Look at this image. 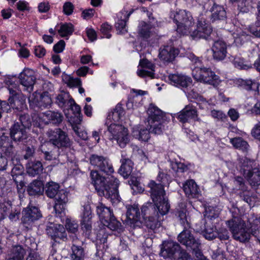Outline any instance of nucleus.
<instances>
[{
    "label": "nucleus",
    "instance_id": "obj_9",
    "mask_svg": "<svg viewBox=\"0 0 260 260\" xmlns=\"http://www.w3.org/2000/svg\"><path fill=\"white\" fill-rule=\"evenodd\" d=\"M110 133L109 139L115 141L120 148H124L129 141L128 129L122 125L111 124L108 128Z\"/></svg>",
    "mask_w": 260,
    "mask_h": 260
},
{
    "label": "nucleus",
    "instance_id": "obj_7",
    "mask_svg": "<svg viewBox=\"0 0 260 260\" xmlns=\"http://www.w3.org/2000/svg\"><path fill=\"white\" fill-rule=\"evenodd\" d=\"M178 241L180 244L185 246L189 250H192L195 256L198 258L203 257L201 251V242L200 240L195 237L189 230L184 229L178 236Z\"/></svg>",
    "mask_w": 260,
    "mask_h": 260
},
{
    "label": "nucleus",
    "instance_id": "obj_21",
    "mask_svg": "<svg viewBox=\"0 0 260 260\" xmlns=\"http://www.w3.org/2000/svg\"><path fill=\"white\" fill-rule=\"evenodd\" d=\"M78 239L75 236L73 238V243L71 247L70 254L71 260H85L86 257V253L85 248L77 244Z\"/></svg>",
    "mask_w": 260,
    "mask_h": 260
},
{
    "label": "nucleus",
    "instance_id": "obj_63",
    "mask_svg": "<svg viewBox=\"0 0 260 260\" xmlns=\"http://www.w3.org/2000/svg\"><path fill=\"white\" fill-rule=\"evenodd\" d=\"M74 9L73 4L70 2H66L63 6V12L67 15H71Z\"/></svg>",
    "mask_w": 260,
    "mask_h": 260
},
{
    "label": "nucleus",
    "instance_id": "obj_54",
    "mask_svg": "<svg viewBox=\"0 0 260 260\" xmlns=\"http://www.w3.org/2000/svg\"><path fill=\"white\" fill-rule=\"evenodd\" d=\"M233 63L235 67L239 69L247 70L251 68V66L246 63L243 59L240 57H235L233 60Z\"/></svg>",
    "mask_w": 260,
    "mask_h": 260
},
{
    "label": "nucleus",
    "instance_id": "obj_64",
    "mask_svg": "<svg viewBox=\"0 0 260 260\" xmlns=\"http://www.w3.org/2000/svg\"><path fill=\"white\" fill-rule=\"evenodd\" d=\"M251 134L255 139L260 141V122L254 126L251 130Z\"/></svg>",
    "mask_w": 260,
    "mask_h": 260
},
{
    "label": "nucleus",
    "instance_id": "obj_17",
    "mask_svg": "<svg viewBox=\"0 0 260 260\" xmlns=\"http://www.w3.org/2000/svg\"><path fill=\"white\" fill-rule=\"evenodd\" d=\"M140 213L137 206L129 205L127 206L126 222L128 224L133 228L140 226Z\"/></svg>",
    "mask_w": 260,
    "mask_h": 260
},
{
    "label": "nucleus",
    "instance_id": "obj_47",
    "mask_svg": "<svg viewBox=\"0 0 260 260\" xmlns=\"http://www.w3.org/2000/svg\"><path fill=\"white\" fill-rule=\"evenodd\" d=\"M234 40V43L236 46L239 47L242 46L247 40V35L242 30H237L233 34Z\"/></svg>",
    "mask_w": 260,
    "mask_h": 260
},
{
    "label": "nucleus",
    "instance_id": "obj_39",
    "mask_svg": "<svg viewBox=\"0 0 260 260\" xmlns=\"http://www.w3.org/2000/svg\"><path fill=\"white\" fill-rule=\"evenodd\" d=\"M153 29V28L151 25L146 23L144 21H142L139 26V34L141 37L147 39L152 36Z\"/></svg>",
    "mask_w": 260,
    "mask_h": 260
},
{
    "label": "nucleus",
    "instance_id": "obj_28",
    "mask_svg": "<svg viewBox=\"0 0 260 260\" xmlns=\"http://www.w3.org/2000/svg\"><path fill=\"white\" fill-rule=\"evenodd\" d=\"M183 189L189 198H197L200 193L198 186L193 180H187L183 184Z\"/></svg>",
    "mask_w": 260,
    "mask_h": 260
},
{
    "label": "nucleus",
    "instance_id": "obj_53",
    "mask_svg": "<svg viewBox=\"0 0 260 260\" xmlns=\"http://www.w3.org/2000/svg\"><path fill=\"white\" fill-rule=\"evenodd\" d=\"M19 120L20 125L25 128H29L31 125V120L28 114H23L19 115Z\"/></svg>",
    "mask_w": 260,
    "mask_h": 260
},
{
    "label": "nucleus",
    "instance_id": "obj_62",
    "mask_svg": "<svg viewBox=\"0 0 260 260\" xmlns=\"http://www.w3.org/2000/svg\"><path fill=\"white\" fill-rule=\"evenodd\" d=\"M53 145L49 141H47L43 143L40 146V149L42 153H45V150L43 149H45V151H51L53 150H57V148L54 147L53 149H52Z\"/></svg>",
    "mask_w": 260,
    "mask_h": 260
},
{
    "label": "nucleus",
    "instance_id": "obj_37",
    "mask_svg": "<svg viewBox=\"0 0 260 260\" xmlns=\"http://www.w3.org/2000/svg\"><path fill=\"white\" fill-rule=\"evenodd\" d=\"M211 19L213 20H223L226 18V12L222 6L213 5L211 9Z\"/></svg>",
    "mask_w": 260,
    "mask_h": 260
},
{
    "label": "nucleus",
    "instance_id": "obj_45",
    "mask_svg": "<svg viewBox=\"0 0 260 260\" xmlns=\"http://www.w3.org/2000/svg\"><path fill=\"white\" fill-rule=\"evenodd\" d=\"M258 0H241L238 4V9L240 12L248 13L255 5Z\"/></svg>",
    "mask_w": 260,
    "mask_h": 260
},
{
    "label": "nucleus",
    "instance_id": "obj_48",
    "mask_svg": "<svg viewBox=\"0 0 260 260\" xmlns=\"http://www.w3.org/2000/svg\"><path fill=\"white\" fill-rule=\"evenodd\" d=\"M205 230L203 232L204 237L208 240H212L216 238L218 233L216 232V228L212 225L206 223Z\"/></svg>",
    "mask_w": 260,
    "mask_h": 260
},
{
    "label": "nucleus",
    "instance_id": "obj_31",
    "mask_svg": "<svg viewBox=\"0 0 260 260\" xmlns=\"http://www.w3.org/2000/svg\"><path fill=\"white\" fill-rule=\"evenodd\" d=\"M239 167L240 168V171L244 176L249 174L250 172L253 171L254 168H257L253 160H251L247 157L240 159Z\"/></svg>",
    "mask_w": 260,
    "mask_h": 260
},
{
    "label": "nucleus",
    "instance_id": "obj_55",
    "mask_svg": "<svg viewBox=\"0 0 260 260\" xmlns=\"http://www.w3.org/2000/svg\"><path fill=\"white\" fill-rule=\"evenodd\" d=\"M249 31L256 37H260V18L249 27Z\"/></svg>",
    "mask_w": 260,
    "mask_h": 260
},
{
    "label": "nucleus",
    "instance_id": "obj_24",
    "mask_svg": "<svg viewBox=\"0 0 260 260\" xmlns=\"http://www.w3.org/2000/svg\"><path fill=\"white\" fill-rule=\"evenodd\" d=\"M12 140L11 136H6L5 134L0 136V148L6 155L11 157L14 156L16 153Z\"/></svg>",
    "mask_w": 260,
    "mask_h": 260
},
{
    "label": "nucleus",
    "instance_id": "obj_10",
    "mask_svg": "<svg viewBox=\"0 0 260 260\" xmlns=\"http://www.w3.org/2000/svg\"><path fill=\"white\" fill-rule=\"evenodd\" d=\"M49 141L57 148H68L71 146V142L68 134L61 128L50 129L47 132Z\"/></svg>",
    "mask_w": 260,
    "mask_h": 260
},
{
    "label": "nucleus",
    "instance_id": "obj_38",
    "mask_svg": "<svg viewBox=\"0 0 260 260\" xmlns=\"http://www.w3.org/2000/svg\"><path fill=\"white\" fill-rule=\"evenodd\" d=\"M251 186H257L260 185V171L257 168H254L250 174L245 176Z\"/></svg>",
    "mask_w": 260,
    "mask_h": 260
},
{
    "label": "nucleus",
    "instance_id": "obj_58",
    "mask_svg": "<svg viewBox=\"0 0 260 260\" xmlns=\"http://www.w3.org/2000/svg\"><path fill=\"white\" fill-rule=\"evenodd\" d=\"M112 27L107 23H104L102 24L101 26V32L103 35V37L109 39L111 37V35L110 34L111 30Z\"/></svg>",
    "mask_w": 260,
    "mask_h": 260
},
{
    "label": "nucleus",
    "instance_id": "obj_29",
    "mask_svg": "<svg viewBox=\"0 0 260 260\" xmlns=\"http://www.w3.org/2000/svg\"><path fill=\"white\" fill-rule=\"evenodd\" d=\"M150 133L151 132L143 125H136L133 128V136L141 141L147 142L150 139Z\"/></svg>",
    "mask_w": 260,
    "mask_h": 260
},
{
    "label": "nucleus",
    "instance_id": "obj_14",
    "mask_svg": "<svg viewBox=\"0 0 260 260\" xmlns=\"http://www.w3.org/2000/svg\"><path fill=\"white\" fill-rule=\"evenodd\" d=\"M198 111L196 107L192 105L186 106L178 114L177 118L182 123L189 122L191 120L200 121L198 117Z\"/></svg>",
    "mask_w": 260,
    "mask_h": 260
},
{
    "label": "nucleus",
    "instance_id": "obj_8",
    "mask_svg": "<svg viewBox=\"0 0 260 260\" xmlns=\"http://www.w3.org/2000/svg\"><path fill=\"white\" fill-rule=\"evenodd\" d=\"M192 76L196 80L214 87L217 86L220 82L219 76L210 68H196L192 71Z\"/></svg>",
    "mask_w": 260,
    "mask_h": 260
},
{
    "label": "nucleus",
    "instance_id": "obj_59",
    "mask_svg": "<svg viewBox=\"0 0 260 260\" xmlns=\"http://www.w3.org/2000/svg\"><path fill=\"white\" fill-rule=\"evenodd\" d=\"M68 107L70 108L74 114H80V107L75 103L73 99H70L69 101L68 102Z\"/></svg>",
    "mask_w": 260,
    "mask_h": 260
},
{
    "label": "nucleus",
    "instance_id": "obj_36",
    "mask_svg": "<svg viewBox=\"0 0 260 260\" xmlns=\"http://www.w3.org/2000/svg\"><path fill=\"white\" fill-rule=\"evenodd\" d=\"M25 254V249L20 245H16L11 249L7 260H23Z\"/></svg>",
    "mask_w": 260,
    "mask_h": 260
},
{
    "label": "nucleus",
    "instance_id": "obj_4",
    "mask_svg": "<svg viewBox=\"0 0 260 260\" xmlns=\"http://www.w3.org/2000/svg\"><path fill=\"white\" fill-rule=\"evenodd\" d=\"M10 94L8 101L0 100V109L7 113H10L12 109L22 111L27 108L26 98L19 89V85L11 83L8 86Z\"/></svg>",
    "mask_w": 260,
    "mask_h": 260
},
{
    "label": "nucleus",
    "instance_id": "obj_27",
    "mask_svg": "<svg viewBox=\"0 0 260 260\" xmlns=\"http://www.w3.org/2000/svg\"><path fill=\"white\" fill-rule=\"evenodd\" d=\"M178 54V50L171 46H166L159 49L158 56L164 62H171Z\"/></svg>",
    "mask_w": 260,
    "mask_h": 260
},
{
    "label": "nucleus",
    "instance_id": "obj_5",
    "mask_svg": "<svg viewBox=\"0 0 260 260\" xmlns=\"http://www.w3.org/2000/svg\"><path fill=\"white\" fill-rule=\"evenodd\" d=\"M162 205L159 207L156 203H147L142 206L141 208L142 214L144 220L145 225L148 229L154 230L160 227L161 222L163 220V216L166 215L170 209V205L169 203V208L166 212L162 213L160 208Z\"/></svg>",
    "mask_w": 260,
    "mask_h": 260
},
{
    "label": "nucleus",
    "instance_id": "obj_2",
    "mask_svg": "<svg viewBox=\"0 0 260 260\" xmlns=\"http://www.w3.org/2000/svg\"><path fill=\"white\" fill-rule=\"evenodd\" d=\"M174 22L177 25L176 31L180 36L190 33V36L193 39L213 40L212 27L203 15H200L198 17L197 28L192 32L190 30L194 21L190 13L185 10L176 12L174 15Z\"/></svg>",
    "mask_w": 260,
    "mask_h": 260
},
{
    "label": "nucleus",
    "instance_id": "obj_18",
    "mask_svg": "<svg viewBox=\"0 0 260 260\" xmlns=\"http://www.w3.org/2000/svg\"><path fill=\"white\" fill-rule=\"evenodd\" d=\"M81 226L82 229L86 232H90L92 229V212L91 207L89 204L83 206V209L81 213Z\"/></svg>",
    "mask_w": 260,
    "mask_h": 260
},
{
    "label": "nucleus",
    "instance_id": "obj_32",
    "mask_svg": "<svg viewBox=\"0 0 260 260\" xmlns=\"http://www.w3.org/2000/svg\"><path fill=\"white\" fill-rule=\"evenodd\" d=\"M120 162L121 166L119 169V173L124 178H127L132 172L133 164L130 159L123 155Z\"/></svg>",
    "mask_w": 260,
    "mask_h": 260
},
{
    "label": "nucleus",
    "instance_id": "obj_43",
    "mask_svg": "<svg viewBox=\"0 0 260 260\" xmlns=\"http://www.w3.org/2000/svg\"><path fill=\"white\" fill-rule=\"evenodd\" d=\"M124 111L120 103L118 104L115 108L108 115L109 118L112 119L114 122H118L124 115Z\"/></svg>",
    "mask_w": 260,
    "mask_h": 260
},
{
    "label": "nucleus",
    "instance_id": "obj_51",
    "mask_svg": "<svg viewBox=\"0 0 260 260\" xmlns=\"http://www.w3.org/2000/svg\"><path fill=\"white\" fill-rule=\"evenodd\" d=\"M70 99L72 98H71L69 93L61 92L56 97V102L60 107H66L68 106V102Z\"/></svg>",
    "mask_w": 260,
    "mask_h": 260
},
{
    "label": "nucleus",
    "instance_id": "obj_40",
    "mask_svg": "<svg viewBox=\"0 0 260 260\" xmlns=\"http://www.w3.org/2000/svg\"><path fill=\"white\" fill-rule=\"evenodd\" d=\"M43 169L42 163L40 161H35L28 164L27 167V173L29 176L34 177L40 174Z\"/></svg>",
    "mask_w": 260,
    "mask_h": 260
},
{
    "label": "nucleus",
    "instance_id": "obj_11",
    "mask_svg": "<svg viewBox=\"0 0 260 260\" xmlns=\"http://www.w3.org/2000/svg\"><path fill=\"white\" fill-rule=\"evenodd\" d=\"M22 215V223L27 228L42 217L41 212L37 207L30 206L23 209Z\"/></svg>",
    "mask_w": 260,
    "mask_h": 260
},
{
    "label": "nucleus",
    "instance_id": "obj_52",
    "mask_svg": "<svg viewBox=\"0 0 260 260\" xmlns=\"http://www.w3.org/2000/svg\"><path fill=\"white\" fill-rule=\"evenodd\" d=\"M241 85L247 90L256 91L258 89V84L255 81L251 80H242Z\"/></svg>",
    "mask_w": 260,
    "mask_h": 260
},
{
    "label": "nucleus",
    "instance_id": "obj_50",
    "mask_svg": "<svg viewBox=\"0 0 260 260\" xmlns=\"http://www.w3.org/2000/svg\"><path fill=\"white\" fill-rule=\"evenodd\" d=\"M176 215L179 218L180 223L182 225L184 229H190V224L187 220L186 216V209H182L178 210Z\"/></svg>",
    "mask_w": 260,
    "mask_h": 260
},
{
    "label": "nucleus",
    "instance_id": "obj_16",
    "mask_svg": "<svg viewBox=\"0 0 260 260\" xmlns=\"http://www.w3.org/2000/svg\"><path fill=\"white\" fill-rule=\"evenodd\" d=\"M19 78L21 84L26 88V90L29 92L33 90L36 78L32 70L24 69L19 74Z\"/></svg>",
    "mask_w": 260,
    "mask_h": 260
},
{
    "label": "nucleus",
    "instance_id": "obj_12",
    "mask_svg": "<svg viewBox=\"0 0 260 260\" xmlns=\"http://www.w3.org/2000/svg\"><path fill=\"white\" fill-rule=\"evenodd\" d=\"M68 195L69 192L62 189L54 197L55 203L53 208L56 216H61L62 214H64L69 201Z\"/></svg>",
    "mask_w": 260,
    "mask_h": 260
},
{
    "label": "nucleus",
    "instance_id": "obj_57",
    "mask_svg": "<svg viewBox=\"0 0 260 260\" xmlns=\"http://www.w3.org/2000/svg\"><path fill=\"white\" fill-rule=\"evenodd\" d=\"M172 169L176 172H184L188 170L187 167L183 163L180 162H174L171 164Z\"/></svg>",
    "mask_w": 260,
    "mask_h": 260
},
{
    "label": "nucleus",
    "instance_id": "obj_15",
    "mask_svg": "<svg viewBox=\"0 0 260 260\" xmlns=\"http://www.w3.org/2000/svg\"><path fill=\"white\" fill-rule=\"evenodd\" d=\"M47 234L55 241L58 239L66 241L67 239V235L63 226L61 224L50 223L46 226Z\"/></svg>",
    "mask_w": 260,
    "mask_h": 260
},
{
    "label": "nucleus",
    "instance_id": "obj_13",
    "mask_svg": "<svg viewBox=\"0 0 260 260\" xmlns=\"http://www.w3.org/2000/svg\"><path fill=\"white\" fill-rule=\"evenodd\" d=\"M28 101L30 105H34L41 109L49 108L52 103L48 92H44L42 94L34 93L29 98Z\"/></svg>",
    "mask_w": 260,
    "mask_h": 260
},
{
    "label": "nucleus",
    "instance_id": "obj_23",
    "mask_svg": "<svg viewBox=\"0 0 260 260\" xmlns=\"http://www.w3.org/2000/svg\"><path fill=\"white\" fill-rule=\"evenodd\" d=\"M169 79L171 84L179 88H187L192 83V79L190 77L182 74L170 75Z\"/></svg>",
    "mask_w": 260,
    "mask_h": 260
},
{
    "label": "nucleus",
    "instance_id": "obj_19",
    "mask_svg": "<svg viewBox=\"0 0 260 260\" xmlns=\"http://www.w3.org/2000/svg\"><path fill=\"white\" fill-rule=\"evenodd\" d=\"M211 50L213 53V57L216 60H222L226 56L227 45L222 40H219L215 41Z\"/></svg>",
    "mask_w": 260,
    "mask_h": 260
},
{
    "label": "nucleus",
    "instance_id": "obj_33",
    "mask_svg": "<svg viewBox=\"0 0 260 260\" xmlns=\"http://www.w3.org/2000/svg\"><path fill=\"white\" fill-rule=\"evenodd\" d=\"M225 223L233 235L241 228L246 227L245 222L238 217H234L232 219L226 221Z\"/></svg>",
    "mask_w": 260,
    "mask_h": 260
},
{
    "label": "nucleus",
    "instance_id": "obj_22",
    "mask_svg": "<svg viewBox=\"0 0 260 260\" xmlns=\"http://www.w3.org/2000/svg\"><path fill=\"white\" fill-rule=\"evenodd\" d=\"M13 167L11 171V175L15 183L24 181V168L20 163V160L14 156L11 157Z\"/></svg>",
    "mask_w": 260,
    "mask_h": 260
},
{
    "label": "nucleus",
    "instance_id": "obj_1",
    "mask_svg": "<svg viewBox=\"0 0 260 260\" xmlns=\"http://www.w3.org/2000/svg\"><path fill=\"white\" fill-rule=\"evenodd\" d=\"M89 163L94 170L90 172L91 183L100 196L109 199L112 204H117L120 201L118 187L119 180L111 175L114 170L109 159L106 156L96 154L90 155Z\"/></svg>",
    "mask_w": 260,
    "mask_h": 260
},
{
    "label": "nucleus",
    "instance_id": "obj_49",
    "mask_svg": "<svg viewBox=\"0 0 260 260\" xmlns=\"http://www.w3.org/2000/svg\"><path fill=\"white\" fill-rule=\"evenodd\" d=\"M74 30V26L72 24L65 23L61 24L58 32L61 37H65L71 35Z\"/></svg>",
    "mask_w": 260,
    "mask_h": 260
},
{
    "label": "nucleus",
    "instance_id": "obj_3",
    "mask_svg": "<svg viewBox=\"0 0 260 260\" xmlns=\"http://www.w3.org/2000/svg\"><path fill=\"white\" fill-rule=\"evenodd\" d=\"M168 175L164 173L159 172L157 176V180L159 182L150 181L148 187L150 188L149 192L153 203H156L159 207L162 205L160 210L162 213L167 212L169 208V200L166 196L164 186L169 184Z\"/></svg>",
    "mask_w": 260,
    "mask_h": 260
},
{
    "label": "nucleus",
    "instance_id": "obj_6",
    "mask_svg": "<svg viewBox=\"0 0 260 260\" xmlns=\"http://www.w3.org/2000/svg\"><path fill=\"white\" fill-rule=\"evenodd\" d=\"M147 121L152 134L160 135L165 129V114L154 105L150 104L147 110Z\"/></svg>",
    "mask_w": 260,
    "mask_h": 260
},
{
    "label": "nucleus",
    "instance_id": "obj_60",
    "mask_svg": "<svg viewBox=\"0 0 260 260\" xmlns=\"http://www.w3.org/2000/svg\"><path fill=\"white\" fill-rule=\"evenodd\" d=\"M115 27L118 31V34H124L127 32L126 20H118L115 24Z\"/></svg>",
    "mask_w": 260,
    "mask_h": 260
},
{
    "label": "nucleus",
    "instance_id": "obj_42",
    "mask_svg": "<svg viewBox=\"0 0 260 260\" xmlns=\"http://www.w3.org/2000/svg\"><path fill=\"white\" fill-rule=\"evenodd\" d=\"M102 223L104 226L113 231L120 230L122 227L121 223L117 220L114 214L111 216L109 219L108 218V220H105Z\"/></svg>",
    "mask_w": 260,
    "mask_h": 260
},
{
    "label": "nucleus",
    "instance_id": "obj_56",
    "mask_svg": "<svg viewBox=\"0 0 260 260\" xmlns=\"http://www.w3.org/2000/svg\"><path fill=\"white\" fill-rule=\"evenodd\" d=\"M72 128L75 134L82 140H87L88 139L87 133L85 131L81 129L77 125H73Z\"/></svg>",
    "mask_w": 260,
    "mask_h": 260
},
{
    "label": "nucleus",
    "instance_id": "obj_20",
    "mask_svg": "<svg viewBox=\"0 0 260 260\" xmlns=\"http://www.w3.org/2000/svg\"><path fill=\"white\" fill-rule=\"evenodd\" d=\"M10 135L14 141L21 142L26 140L27 134L26 128L18 122H14L10 129Z\"/></svg>",
    "mask_w": 260,
    "mask_h": 260
},
{
    "label": "nucleus",
    "instance_id": "obj_34",
    "mask_svg": "<svg viewBox=\"0 0 260 260\" xmlns=\"http://www.w3.org/2000/svg\"><path fill=\"white\" fill-rule=\"evenodd\" d=\"M96 213L102 223L109 219L113 214L110 208L106 207L102 203H99L96 206Z\"/></svg>",
    "mask_w": 260,
    "mask_h": 260
},
{
    "label": "nucleus",
    "instance_id": "obj_26",
    "mask_svg": "<svg viewBox=\"0 0 260 260\" xmlns=\"http://www.w3.org/2000/svg\"><path fill=\"white\" fill-rule=\"evenodd\" d=\"M142 69L138 70L137 74L141 77H149L154 78L155 66L147 59H143L140 62Z\"/></svg>",
    "mask_w": 260,
    "mask_h": 260
},
{
    "label": "nucleus",
    "instance_id": "obj_35",
    "mask_svg": "<svg viewBox=\"0 0 260 260\" xmlns=\"http://www.w3.org/2000/svg\"><path fill=\"white\" fill-rule=\"evenodd\" d=\"M44 191L43 182L38 180H35L30 183L27 187V191L30 196L40 195Z\"/></svg>",
    "mask_w": 260,
    "mask_h": 260
},
{
    "label": "nucleus",
    "instance_id": "obj_41",
    "mask_svg": "<svg viewBox=\"0 0 260 260\" xmlns=\"http://www.w3.org/2000/svg\"><path fill=\"white\" fill-rule=\"evenodd\" d=\"M59 185L53 181H50L46 183L45 186V194L50 198L53 199L57 193L60 191Z\"/></svg>",
    "mask_w": 260,
    "mask_h": 260
},
{
    "label": "nucleus",
    "instance_id": "obj_46",
    "mask_svg": "<svg viewBox=\"0 0 260 260\" xmlns=\"http://www.w3.org/2000/svg\"><path fill=\"white\" fill-rule=\"evenodd\" d=\"M234 239L241 242H245L249 240L250 234L248 230L245 228H241L239 231L233 235Z\"/></svg>",
    "mask_w": 260,
    "mask_h": 260
},
{
    "label": "nucleus",
    "instance_id": "obj_44",
    "mask_svg": "<svg viewBox=\"0 0 260 260\" xmlns=\"http://www.w3.org/2000/svg\"><path fill=\"white\" fill-rule=\"evenodd\" d=\"M230 142L235 148L241 150L244 152H247L249 147L247 142L241 137L231 139Z\"/></svg>",
    "mask_w": 260,
    "mask_h": 260
},
{
    "label": "nucleus",
    "instance_id": "obj_25",
    "mask_svg": "<svg viewBox=\"0 0 260 260\" xmlns=\"http://www.w3.org/2000/svg\"><path fill=\"white\" fill-rule=\"evenodd\" d=\"M179 248L180 245L175 242L172 241H165L162 243L160 254L164 258L171 257Z\"/></svg>",
    "mask_w": 260,
    "mask_h": 260
},
{
    "label": "nucleus",
    "instance_id": "obj_30",
    "mask_svg": "<svg viewBox=\"0 0 260 260\" xmlns=\"http://www.w3.org/2000/svg\"><path fill=\"white\" fill-rule=\"evenodd\" d=\"M43 118L46 121V124L52 123L54 125L60 124L63 119L61 113L53 111H47L43 113Z\"/></svg>",
    "mask_w": 260,
    "mask_h": 260
},
{
    "label": "nucleus",
    "instance_id": "obj_61",
    "mask_svg": "<svg viewBox=\"0 0 260 260\" xmlns=\"http://www.w3.org/2000/svg\"><path fill=\"white\" fill-rule=\"evenodd\" d=\"M218 235H216V238H218L220 240H227L229 239L230 236L228 231L225 228H221L216 231Z\"/></svg>",
    "mask_w": 260,
    "mask_h": 260
}]
</instances>
